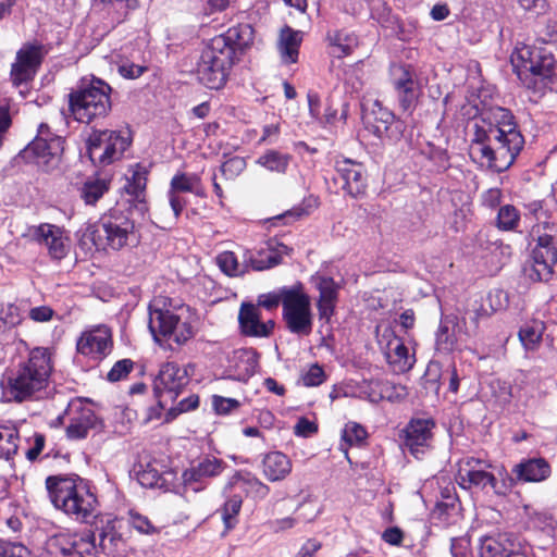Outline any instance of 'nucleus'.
I'll list each match as a JSON object with an SVG mask.
<instances>
[{"instance_id":"obj_1","label":"nucleus","mask_w":557,"mask_h":557,"mask_svg":"<svg viewBox=\"0 0 557 557\" xmlns=\"http://www.w3.org/2000/svg\"><path fill=\"white\" fill-rule=\"evenodd\" d=\"M471 141L486 160L488 169L497 173L508 170L524 146L515 115L498 106L482 110Z\"/></svg>"},{"instance_id":"obj_2","label":"nucleus","mask_w":557,"mask_h":557,"mask_svg":"<svg viewBox=\"0 0 557 557\" xmlns=\"http://www.w3.org/2000/svg\"><path fill=\"white\" fill-rule=\"evenodd\" d=\"M126 550V540L110 517L96 520L84 534L59 533L46 542L48 557H114Z\"/></svg>"},{"instance_id":"obj_3","label":"nucleus","mask_w":557,"mask_h":557,"mask_svg":"<svg viewBox=\"0 0 557 557\" xmlns=\"http://www.w3.org/2000/svg\"><path fill=\"white\" fill-rule=\"evenodd\" d=\"M46 490L54 508L74 520L86 522L94 516L97 497L89 482L78 475H49Z\"/></svg>"},{"instance_id":"obj_4","label":"nucleus","mask_w":557,"mask_h":557,"mask_svg":"<svg viewBox=\"0 0 557 557\" xmlns=\"http://www.w3.org/2000/svg\"><path fill=\"white\" fill-rule=\"evenodd\" d=\"M136 218V212L126 209L125 205H115L96 224L86 228L82 243L89 240L97 250L115 251L135 245L138 242L135 233Z\"/></svg>"},{"instance_id":"obj_5","label":"nucleus","mask_w":557,"mask_h":557,"mask_svg":"<svg viewBox=\"0 0 557 557\" xmlns=\"http://www.w3.org/2000/svg\"><path fill=\"white\" fill-rule=\"evenodd\" d=\"M111 91V86L103 79H82L67 95L71 115L85 124L106 117L112 108Z\"/></svg>"},{"instance_id":"obj_6","label":"nucleus","mask_w":557,"mask_h":557,"mask_svg":"<svg viewBox=\"0 0 557 557\" xmlns=\"http://www.w3.org/2000/svg\"><path fill=\"white\" fill-rule=\"evenodd\" d=\"M51 352L48 348L36 347L28 360L8 377L9 393L18 401L44 389L52 372Z\"/></svg>"},{"instance_id":"obj_7","label":"nucleus","mask_w":557,"mask_h":557,"mask_svg":"<svg viewBox=\"0 0 557 557\" xmlns=\"http://www.w3.org/2000/svg\"><path fill=\"white\" fill-rule=\"evenodd\" d=\"M511 63L519 78L536 92H543L556 76L557 61L546 49H518L511 55Z\"/></svg>"},{"instance_id":"obj_8","label":"nucleus","mask_w":557,"mask_h":557,"mask_svg":"<svg viewBox=\"0 0 557 557\" xmlns=\"http://www.w3.org/2000/svg\"><path fill=\"white\" fill-rule=\"evenodd\" d=\"M557 225L545 222L535 225L531 235L536 236V245L532 250V262L523 268L524 274L533 282H547L554 273L557 263L556 245Z\"/></svg>"},{"instance_id":"obj_9","label":"nucleus","mask_w":557,"mask_h":557,"mask_svg":"<svg viewBox=\"0 0 557 557\" xmlns=\"http://www.w3.org/2000/svg\"><path fill=\"white\" fill-rule=\"evenodd\" d=\"M63 137L52 133L48 124L38 126L36 137L17 154L25 162H34L44 171L58 166L64 147Z\"/></svg>"},{"instance_id":"obj_10","label":"nucleus","mask_w":557,"mask_h":557,"mask_svg":"<svg viewBox=\"0 0 557 557\" xmlns=\"http://www.w3.org/2000/svg\"><path fill=\"white\" fill-rule=\"evenodd\" d=\"M235 63L228 52H223L210 40L201 52L196 74L199 82L206 87L220 89L226 84L230 71Z\"/></svg>"},{"instance_id":"obj_11","label":"nucleus","mask_w":557,"mask_h":557,"mask_svg":"<svg viewBox=\"0 0 557 557\" xmlns=\"http://www.w3.org/2000/svg\"><path fill=\"white\" fill-rule=\"evenodd\" d=\"M282 318L286 329L299 337L309 336L313 330V313L310 297L302 285H296V292H287L284 298Z\"/></svg>"},{"instance_id":"obj_12","label":"nucleus","mask_w":557,"mask_h":557,"mask_svg":"<svg viewBox=\"0 0 557 557\" xmlns=\"http://www.w3.org/2000/svg\"><path fill=\"white\" fill-rule=\"evenodd\" d=\"M149 331L157 343L161 338H173L178 344H185L194 336V327L187 321L182 322L181 318L171 310L149 306Z\"/></svg>"},{"instance_id":"obj_13","label":"nucleus","mask_w":557,"mask_h":557,"mask_svg":"<svg viewBox=\"0 0 557 557\" xmlns=\"http://www.w3.org/2000/svg\"><path fill=\"white\" fill-rule=\"evenodd\" d=\"M86 145L90 161L95 165L104 166L120 159L129 143L116 131L94 129Z\"/></svg>"},{"instance_id":"obj_14","label":"nucleus","mask_w":557,"mask_h":557,"mask_svg":"<svg viewBox=\"0 0 557 557\" xmlns=\"http://www.w3.org/2000/svg\"><path fill=\"white\" fill-rule=\"evenodd\" d=\"M335 184L352 198L366 194L368 186L367 171L362 163L343 158L335 161Z\"/></svg>"},{"instance_id":"obj_15","label":"nucleus","mask_w":557,"mask_h":557,"mask_svg":"<svg viewBox=\"0 0 557 557\" xmlns=\"http://www.w3.org/2000/svg\"><path fill=\"white\" fill-rule=\"evenodd\" d=\"M255 29L248 23H239L230 27L225 33L215 36L211 41L223 52H228L230 58L236 63L252 47Z\"/></svg>"},{"instance_id":"obj_16","label":"nucleus","mask_w":557,"mask_h":557,"mask_svg":"<svg viewBox=\"0 0 557 557\" xmlns=\"http://www.w3.org/2000/svg\"><path fill=\"white\" fill-rule=\"evenodd\" d=\"M45 58L42 45L26 44L16 52V61L11 67V78L20 86L34 78Z\"/></svg>"},{"instance_id":"obj_17","label":"nucleus","mask_w":557,"mask_h":557,"mask_svg":"<svg viewBox=\"0 0 557 557\" xmlns=\"http://www.w3.org/2000/svg\"><path fill=\"white\" fill-rule=\"evenodd\" d=\"M367 125L375 136L394 141H398L406 131L405 122L379 101L374 102L371 114L367 117Z\"/></svg>"},{"instance_id":"obj_18","label":"nucleus","mask_w":557,"mask_h":557,"mask_svg":"<svg viewBox=\"0 0 557 557\" xmlns=\"http://www.w3.org/2000/svg\"><path fill=\"white\" fill-rule=\"evenodd\" d=\"M392 85L403 111H412L419 98V84L411 65H399L392 71Z\"/></svg>"},{"instance_id":"obj_19","label":"nucleus","mask_w":557,"mask_h":557,"mask_svg":"<svg viewBox=\"0 0 557 557\" xmlns=\"http://www.w3.org/2000/svg\"><path fill=\"white\" fill-rule=\"evenodd\" d=\"M488 300L491 312L478 300H474L470 307L466 309L461 317V326L467 336H474L478 333L482 319L488 318L492 312L506 308L508 305V295L502 289H495L488 294Z\"/></svg>"},{"instance_id":"obj_20","label":"nucleus","mask_w":557,"mask_h":557,"mask_svg":"<svg viewBox=\"0 0 557 557\" xmlns=\"http://www.w3.org/2000/svg\"><path fill=\"white\" fill-rule=\"evenodd\" d=\"M490 463L478 458H467L460 465L458 470V482L462 488H485L491 486L496 493L497 481L494 474L487 471Z\"/></svg>"},{"instance_id":"obj_21","label":"nucleus","mask_w":557,"mask_h":557,"mask_svg":"<svg viewBox=\"0 0 557 557\" xmlns=\"http://www.w3.org/2000/svg\"><path fill=\"white\" fill-rule=\"evenodd\" d=\"M225 468V462L214 456H205L194 461L183 474L185 488L198 492L205 488L208 479L218 476Z\"/></svg>"},{"instance_id":"obj_22","label":"nucleus","mask_w":557,"mask_h":557,"mask_svg":"<svg viewBox=\"0 0 557 557\" xmlns=\"http://www.w3.org/2000/svg\"><path fill=\"white\" fill-rule=\"evenodd\" d=\"M239 331L247 337H269L272 335L275 322L261 321V312L258 306L251 302H242L238 312Z\"/></svg>"},{"instance_id":"obj_23","label":"nucleus","mask_w":557,"mask_h":557,"mask_svg":"<svg viewBox=\"0 0 557 557\" xmlns=\"http://www.w3.org/2000/svg\"><path fill=\"white\" fill-rule=\"evenodd\" d=\"M112 347L111 332L107 327L85 332L78 338L76 348L84 356L102 359Z\"/></svg>"},{"instance_id":"obj_24","label":"nucleus","mask_w":557,"mask_h":557,"mask_svg":"<svg viewBox=\"0 0 557 557\" xmlns=\"http://www.w3.org/2000/svg\"><path fill=\"white\" fill-rule=\"evenodd\" d=\"M518 546V537L513 533L486 535L480 540L479 557H510Z\"/></svg>"},{"instance_id":"obj_25","label":"nucleus","mask_w":557,"mask_h":557,"mask_svg":"<svg viewBox=\"0 0 557 557\" xmlns=\"http://www.w3.org/2000/svg\"><path fill=\"white\" fill-rule=\"evenodd\" d=\"M187 370L181 368L175 362H166L159 371L157 379L154 380V392L159 394L161 392H168L176 396L178 391L188 384Z\"/></svg>"},{"instance_id":"obj_26","label":"nucleus","mask_w":557,"mask_h":557,"mask_svg":"<svg viewBox=\"0 0 557 557\" xmlns=\"http://www.w3.org/2000/svg\"><path fill=\"white\" fill-rule=\"evenodd\" d=\"M434 420H410L407 426L401 431L404 444L412 455L418 457L421 447L428 445L432 437Z\"/></svg>"},{"instance_id":"obj_27","label":"nucleus","mask_w":557,"mask_h":557,"mask_svg":"<svg viewBox=\"0 0 557 557\" xmlns=\"http://www.w3.org/2000/svg\"><path fill=\"white\" fill-rule=\"evenodd\" d=\"M147 177L144 173L134 172L131 180L125 185L129 199L119 201L116 205H125V208L136 212L137 216L144 218L148 212V206L145 199Z\"/></svg>"},{"instance_id":"obj_28","label":"nucleus","mask_w":557,"mask_h":557,"mask_svg":"<svg viewBox=\"0 0 557 557\" xmlns=\"http://www.w3.org/2000/svg\"><path fill=\"white\" fill-rule=\"evenodd\" d=\"M34 236L39 244L47 247L51 258L61 260L66 256L67 247L60 227L44 223L36 228Z\"/></svg>"},{"instance_id":"obj_29","label":"nucleus","mask_w":557,"mask_h":557,"mask_svg":"<svg viewBox=\"0 0 557 557\" xmlns=\"http://www.w3.org/2000/svg\"><path fill=\"white\" fill-rule=\"evenodd\" d=\"M518 481L541 482L550 475V466L544 458L524 459L512 469Z\"/></svg>"},{"instance_id":"obj_30","label":"nucleus","mask_w":557,"mask_h":557,"mask_svg":"<svg viewBox=\"0 0 557 557\" xmlns=\"http://www.w3.org/2000/svg\"><path fill=\"white\" fill-rule=\"evenodd\" d=\"M263 473L270 481L285 479L292 471V461L281 451H272L263 458Z\"/></svg>"},{"instance_id":"obj_31","label":"nucleus","mask_w":557,"mask_h":557,"mask_svg":"<svg viewBox=\"0 0 557 557\" xmlns=\"http://www.w3.org/2000/svg\"><path fill=\"white\" fill-rule=\"evenodd\" d=\"M245 262L255 271H264L278 265L281 263V255L274 251L272 240H268L265 247L246 255Z\"/></svg>"},{"instance_id":"obj_32","label":"nucleus","mask_w":557,"mask_h":557,"mask_svg":"<svg viewBox=\"0 0 557 557\" xmlns=\"http://www.w3.org/2000/svg\"><path fill=\"white\" fill-rule=\"evenodd\" d=\"M327 39L330 41V54L337 59L350 55L358 46L355 34L344 29L329 34Z\"/></svg>"},{"instance_id":"obj_33","label":"nucleus","mask_w":557,"mask_h":557,"mask_svg":"<svg viewBox=\"0 0 557 557\" xmlns=\"http://www.w3.org/2000/svg\"><path fill=\"white\" fill-rule=\"evenodd\" d=\"M301 42V33L285 26L281 30L280 45L281 53L285 62L295 63L298 58V49Z\"/></svg>"},{"instance_id":"obj_34","label":"nucleus","mask_w":557,"mask_h":557,"mask_svg":"<svg viewBox=\"0 0 557 557\" xmlns=\"http://www.w3.org/2000/svg\"><path fill=\"white\" fill-rule=\"evenodd\" d=\"M228 486L233 490L252 494L256 497L263 498L269 493V487L260 482L257 478L249 474H236L234 475Z\"/></svg>"},{"instance_id":"obj_35","label":"nucleus","mask_w":557,"mask_h":557,"mask_svg":"<svg viewBox=\"0 0 557 557\" xmlns=\"http://www.w3.org/2000/svg\"><path fill=\"white\" fill-rule=\"evenodd\" d=\"M368 438V432L361 424L356 421H348L342 431L341 448L348 457V447L361 446Z\"/></svg>"},{"instance_id":"obj_36","label":"nucleus","mask_w":557,"mask_h":557,"mask_svg":"<svg viewBox=\"0 0 557 557\" xmlns=\"http://www.w3.org/2000/svg\"><path fill=\"white\" fill-rule=\"evenodd\" d=\"M455 324V326L458 329V332H463V329L459 321L456 323L453 319L449 317H446L444 320L441 321L438 331L436 333V349L440 351H451L454 348V345L456 343V336L455 332H450L449 324Z\"/></svg>"},{"instance_id":"obj_37","label":"nucleus","mask_w":557,"mask_h":557,"mask_svg":"<svg viewBox=\"0 0 557 557\" xmlns=\"http://www.w3.org/2000/svg\"><path fill=\"white\" fill-rule=\"evenodd\" d=\"M102 429V420H72L65 431L70 440H83L87 437L90 432L99 433Z\"/></svg>"},{"instance_id":"obj_38","label":"nucleus","mask_w":557,"mask_h":557,"mask_svg":"<svg viewBox=\"0 0 557 557\" xmlns=\"http://www.w3.org/2000/svg\"><path fill=\"white\" fill-rule=\"evenodd\" d=\"M544 324L539 321L525 323L520 327L518 337L527 350L534 349L542 341Z\"/></svg>"},{"instance_id":"obj_39","label":"nucleus","mask_w":557,"mask_h":557,"mask_svg":"<svg viewBox=\"0 0 557 557\" xmlns=\"http://www.w3.org/2000/svg\"><path fill=\"white\" fill-rule=\"evenodd\" d=\"M18 434L15 428L0 425V458L9 460L18 449Z\"/></svg>"},{"instance_id":"obj_40","label":"nucleus","mask_w":557,"mask_h":557,"mask_svg":"<svg viewBox=\"0 0 557 557\" xmlns=\"http://www.w3.org/2000/svg\"><path fill=\"white\" fill-rule=\"evenodd\" d=\"M520 224V212L512 205H505L498 209L496 226L500 231H516Z\"/></svg>"},{"instance_id":"obj_41","label":"nucleus","mask_w":557,"mask_h":557,"mask_svg":"<svg viewBox=\"0 0 557 557\" xmlns=\"http://www.w3.org/2000/svg\"><path fill=\"white\" fill-rule=\"evenodd\" d=\"M290 156L276 150H269L259 159L257 163L264 166L269 171L285 173L289 164Z\"/></svg>"},{"instance_id":"obj_42","label":"nucleus","mask_w":557,"mask_h":557,"mask_svg":"<svg viewBox=\"0 0 557 557\" xmlns=\"http://www.w3.org/2000/svg\"><path fill=\"white\" fill-rule=\"evenodd\" d=\"M109 190L106 180H88L81 188V197L87 205H95Z\"/></svg>"},{"instance_id":"obj_43","label":"nucleus","mask_w":557,"mask_h":557,"mask_svg":"<svg viewBox=\"0 0 557 557\" xmlns=\"http://www.w3.org/2000/svg\"><path fill=\"white\" fill-rule=\"evenodd\" d=\"M243 499L240 495H232L222 508V520L227 530L235 527L237 523V515L240 511Z\"/></svg>"},{"instance_id":"obj_44","label":"nucleus","mask_w":557,"mask_h":557,"mask_svg":"<svg viewBox=\"0 0 557 557\" xmlns=\"http://www.w3.org/2000/svg\"><path fill=\"white\" fill-rule=\"evenodd\" d=\"M287 292H296V285L292 287H282L277 292L262 294L258 297V304L256 306L263 307L267 310H274L282 304L284 310V298Z\"/></svg>"},{"instance_id":"obj_45","label":"nucleus","mask_w":557,"mask_h":557,"mask_svg":"<svg viewBox=\"0 0 557 557\" xmlns=\"http://www.w3.org/2000/svg\"><path fill=\"white\" fill-rule=\"evenodd\" d=\"M137 480L141 486L149 488H162L165 485L162 474L151 465L137 472Z\"/></svg>"},{"instance_id":"obj_46","label":"nucleus","mask_w":557,"mask_h":557,"mask_svg":"<svg viewBox=\"0 0 557 557\" xmlns=\"http://www.w3.org/2000/svg\"><path fill=\"white\" fill-rule=\"evenodd\" d=\"M200 178L197 175H187L185 173L176 174L172 177L169 193L180 195V193L194 191V187L198 185Z\"/></svg>"},{"instance_id":"obj_47","label":"nucleus","mask_w":557,"mask_h":557,"mask_svg":"<svg viewBox=\"0 0 557 557\" xmlns=\"http://www.w3.org/2000/svg\"><path fill=\"white\" fill-rule=\"evenodd\" d=\"M442 376L443 373L441 363L438 361L431 360L428 363L425 372L422 376L424 387L437 392Z\"/></svg>"},{"instance_id":"obj_48","label":"nucleus","mask_w":557,"mask_h":557,"mask_svg":"<svg viewBox=\"0 0 557 557\" xmlns=\"http://www.w3.org/2000/svg\"><path fill=\"white\" fill-rule=\"evenodd\" d=\"M216 259L221 271L226 275L236 276L243 273L239 270L237 258L233 251H224Z\"/></svg>"},{"instance_id":"obj_49","label":"nucleus","mask_w":557,"mask_h":557,"mask_svg":"<svg viewBox=\"0 0 557 557\" xmlns=\"http://www.w3.org/2000/svg\"><path fill=\"white\" fill-rule=\"evenodd\" d=\"M245 159L235 156L223 162L220 166V171L226 180H233L238 176L245 170Z\"/></svg>"},{"instance_id":"obj_50","label":"nucleus","mask_w":557,"mask_h":557,"mask_svg":"<svg viewBox=\"0 0 557 557\" xmlns=\"http://www.w3.org/2000/svg\"><path fill=\"white\" fill-rule=\"evenodd\" d=\"M394 357L393 363L396 364L398 371L407 372L412 368L414 358L409 355L408 348L403 343L395 347Z\"/></svg>"},{"instance_id":"obj_51","label":"nucleus","mask_w":557,"mask_h":557,"mask_svg":"<svg viewBox=\"0 0 557 557\" xmlns=\"http://www.w3.org/2000/svg\"><path fill=\"white\" fill-rule=\"evenodd\" d=\"M134 361L131 359H122L116 361L107 374L109 382H119L125 379L134 368Z\"/></svg>"},{"instance_id":"obj_52","label":"nucleus","mask_w":557,"mask_h":557,"mask_svg":"<svg viewBox=\"0 0 557 557\" xmlns=\"http://www.w3.org/2000/svg\"><path fill=\"white\" fill-rule=\"evenodd\" d=\"M320 296L319 299L336 301L337 300V284L330 276H321L319 277V282L317 284Z\"/></svg>"},{"instance_id":"obj_53","label":"nucleus","mask_w":557,"mask_h":557,"mask_svg":"<svg viewBox=\"0 0 557 557\" xmlns=\"http://www.w3.org/2000/svg\"><path fill=\"white\" fill-rule=\"evenodd\" d=\"M239 401L235 398H227L219 395L212 396V407L219 416L231 414L234 409L239 407Z\"/></svg>"},{"instance_id":"obj_54","label":"nucleus","mask_w":557,"mask_h":557,"mask_svg":"<svg viewBox=\"0 0 557 557\" xmlns=\"http://www.w3.org/2000/svg\"><path fill=\"white\" fill-rule=\"evenodd\" d=\"M0 557H32V553L20 543L0 542Z\"/></svg>"},{"instance_id":"obj_55","label":"nucleus","mask_w":557,"mask_h":557,"mask_svg":"<svg viewBox=\"0 0 557 557\" xmlns=\"http://www.w3.org/2000/svg\"><path fill=\"white\" fill-rule=\"evenodd\" d=\"M0 320L3 325H8L10 329L17 325L21 322L18 308L13 304L0 306Z\"/></svg>"},{"instance_id":"obj_56","label":"nucleus","mask_w":557,"mask_h":557,"mask_svg":"<svg viewBox=\"0 0 557 557\" xmlns=\"http://www.w3.org/2000/svg\"><path fill=\"white\" fill-rule=\"evenodd\" d=\"M199 406V397L190 395L182 399L175 407L169 409L165 418H176L178 414L196 409Z\"/></svg>"},{"instance_id":"obj_57","label":"nucleus","mask_w":557,"mask_h":557,"mask_svg":"<svg viewBox=\"0 0 557 557\" xmlns=\"http://www.w3.org/2000/svg\"><path fill=\"white\" fill-rule=\"evenodd\" d=\"M450 554L451 557H473L470 540L467 537L451 539Z\"/></svg>"},{"instance_id":"obj_58","label":"nucleus","mask_w":557,"mask_h":557,"mask_svg":"<svg viewBox=\"0 0 557 557\" xmlns=\"http://www.w3.org/2000/svg\"><path fill=\"white\" fill-rule=\"evenodd\" d=\"M325 380V372L318 363L312 364L306 374L302 376L306 386H318Z\"/></svg>"},{"instance_id":"obj_59","label":"nucleus","mask_w":557,"mask_h":557,"mask_svg":"<svg viewBox=\"0 0 557 557\" xmlns=\"http://www.w3.org/2000/svg\"><path fill=\"white\" fill-rule=\"evenodd\" d=\"M65 414H77L76 418H94L92 410L89 407H86L81 398L73 399L69 403Z\"/></svg>"},{"instance_id":"obj_60","label":"nucleus","mask_w":557,"mask_h":557,"mask_svg":"<svg viewBox=\"0 0 557 557\" xmlns=\"http://www.w3.org/2000/svg\"><path fill=\"white\" fill-rule=\"evenodd\" d=\"M318 424L314 420H298L294 432L300 437H310L318 432Z\"/></svg>"},{"instance_id":"obj_61","label":"nucleus","mask_w":557,"mask_h":557,"mask_svg":"<svg viewBox=\"0 0 557 557\" xmlns=\"http://www.w3.org/2000/svg\"><path fill=\"white\" fill-rule=\"evenodd\" d=\"M147 66L134 64V63H124L119 66V73L127 79H135L140 77L146 71Z\"/></svg>"},{"instance_id":"obj_62","label":"nucleus","mask_w":557,"mask_h":557,"mask_svg":"<svg viewBox=\"0 0 557 557\" xmlns=\"http://www.w3.org/2000/svg\"><path fill=\"white\" fill-rule=\"evenodd\" d=\"M524 11L534 12L536 15L544 14L548 10L547 0H518Z\"/></svg>"},{"instance_id":"obj_63","label":"nucleus","mask_w":557,"mask_h":557,"mask_svg":"<svg viewBox=\"0 0 557 557\" xmlns=\"http://www.w3.org/2000/svg\"><path fill=\"white\" fill-rule=\"evenodd\" d=\"M131 522L134 529L137 531L145 533V534H151L154 532V527L151 524L149 519L145 516H141L139 513H132L131 515Z\"/></svg>"},{"instance_id":"obj_64","label":"nucleus","mask_w":557,"mask_h":557,"mask_svg":"<svg viewBox=\"0 0 557 557\" xmlns=\"http://www.w3.org/2000/svg\"><path fill=\"white\" fill-rule=\"evenodd\" d=\"M46 438L40 433H35L33 437V446L26 451V458L35 461L45 447Z\"/></svg>"}]
</instances>
